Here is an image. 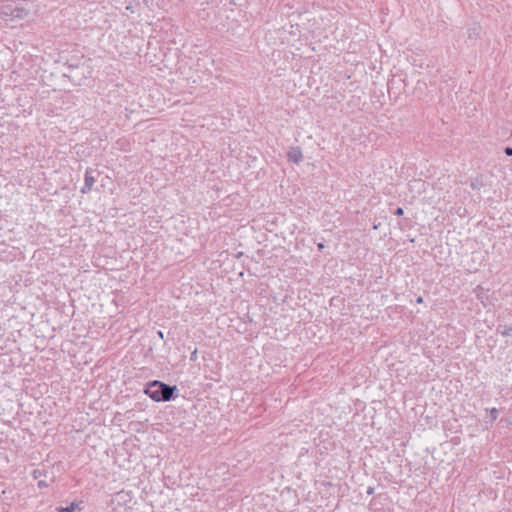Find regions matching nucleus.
Returning a JSON list of instances; mask_svg holds the SVG:
<instances>
[{
	"mask_svg": "<svg viewBox=\"0 0 512 512\" xmlns=\"http://www.w3.org/2000/svg\"><path fill=\"white\" fill-rule=\"evenodd\" d=\"M497 333H500L504 337H508L511 335L512 327L506 324H500L496 329Z\"/></svg>",
	"mask_w": 512,
	"mask_h": 512,
	"instance_id": "obj_6",
	"label": "nucleus"
},
{
	"mask_svg": "<svg viewBox=\"0 0 512 512\" xmlns=\"http://www.w3.org/2000/svg\"><path fill=\"white\" fill-rule=\"evenodd\" d=\"M481 185H482V184L479 182V180H478V179H475V180L471 181V183H470V187H471L472 189H474V190H478V189H480Z\"/></svg>",
	"mask_w": 512,
	"mask_h": 512,
	"instance_id": "obj_10",
	"label": "nucleus"
},
{
	"mask_svg": "<svg viewBox=\"0 0 512 512\" xmlns=\"http://www.w3.org/2000/svg\"><path fill=\"white\" fill-rule=\"evenodd\" d=\"M287 158L289 161L293 163H300L303 159L302 150L300 147H291L287 153Z\"/></svg>",
	"mask_w": 512,
	"mask_h": 512,
	"instance_id": "obj_4",
	"label": "nucleus"
},
{
	"mask_svg": "<svg viewBox=\"0 0 512 512\" xmlns=\"http://www.w3.org/2000/svg\"><path fill=\"white\" fill-rule=\"evenodd\" d=\"M98 181L101 182V188H102V191L104 194H112L115 187H116V184L115 182L112 180V178H110L109 176H101V173L98 172Z\"/></svg>",
	"mask_w": 512,
	"mask_h": 512,
	"instance_id": "obj_3",
	"label": "nucleus"
},
{
	"mask_svg": "<svg viewBox=\"0 0 512 512\" xmlns=\"http://www.w3.org/2000/svg\"><path fill=\"white\" fill-rule=\"evenodd\" d=\"M158 335H159V337L163 338V332L162 331H158Z\"/></svg>",
	"mask_w": 512,
	"mask_h": 512,
	"instance_id": "obj_21",
	"label": "nucleus"
},
{
	"mask_svg": "<svg viewBox=\"0 0 512 512\" xmlns=\"http://www.w3.org/2000/svg\"><path fill=\"white\" fill-rule=\"evenodd\" d=\"M394 214L397 216H402L404 214L403 208H401V207L396 208V210L394 211Z\"/></svg>",
	"mask_w": 512,
	"mask_h": 512,
	"instance_id": "obj_13",
	"label": "nucleus"
},
{
	"mask_svg": "<svg viewBox=\"0 0 512 512\" xmlns=\"http://www.w3.org/2000/svg\"><path fill=\"white\" fill-rule=\"evenodd\" d=\"M373 493H374V488L373 487H368L367 494L371 495Z\"/></svg>",
	"mask_w": 512,
	"mask_h": 512,
	"instance_id": "obj_19",
	"label": "nucleus"
},
{
	"mask_svg": "<svg viewBox=\"0 0 512 512\" xmlns=\"http://www.w3.org/2000/svg\"><path fill=\"white\" fill-rule=\"evenodd\" d=\"M38 486H39L40 488H42V487H47V486H48V484H47V482H46V481H44V480H39V481H38Z\"/></svg>",
	"mask_w": 512,
	"mask_h": 512,
	"instance_id": "obj_16",
	"label": "nucleus"
},
{
	"mask_svg": "<svg viewBox=\"0 0 512 512\" xmlns=\"http://www.w3.org/2000/svg\"><path fill=\"white\" fill-rule=\"evenodd\" d=\"M144 393L155 402H169L178 397V388L176 385L153 380L145 385Z\"/></svg>",
	"mask_w": 512,
	"mask_h": 512,
	"instance_id": "obj_1",
	"label": "nucleus"
},
{
	"mask_svg": "<svg viewBox=\"0 0 512 512\" xmlns=\"http://www.w3.org/2000/svg\"><path fill=\"white\" fill-rule=\"evenodd\" d=\"M488 289H485L483 286L478 285L474 289L475 296L478 300H480L483 304H485V301L488 300Z\"/></svg>",
	"mask_w": 512,
	"mask_h": 512,
	"instance_id": "obj_5",
	"label": "nucleus"
},
{
	"mask_svg": "<svg viewBox=\"0 0 512 512\" xmlns=\"http://www.w3.org/2000/svg\"><path fill=\"white\" fill-rule=\"evenodd\" d=\"M133 504L131 492L123 490L115 493L110 500V506L133 508Z\"/></svg>",
	"mask_w": 512,
	"mask_h": 512,
	"instance_id": "obj_2",
	"label": "nucleus"
},
{
	"mask_svg": "<svg viewBox=\"0 0 512 512\" xmlns=\"http://www.w3.org/2000/svg\"><path fill=\"white\" fill-rule=\"evenodd\" d=\"M78 507L77 504L75 503H72L70 506L68 507H65V508H60L59 511L60 512H73L76 508Z\"/></svg>",
	"mask_w": 512,
	"mask_h": 512,
	"instance_id": "obj_9",
	"label": "nucleus"
},
{
	"mask_svg": "<svg viewBox=\"0 0 512 512\" xmlns=\"http://www.w3.org/2000/svg\"><path fill=\"white\" fill-rule=\"evenodd\" d=\"M416 302L421 304L423 302V298L421 296L417 297Z\"/></svg>",
	"mask_w": 512,
	"mask_h": 512,
	"instance_id": "obj_20",
	"label": "nucleus"
},
{
	"mask_svg": "<svg viewBox=\"0 0 512 512\" xmlns=\"http://www.w3.org/2000/svg\"><path fill=\"white\" fill-rule=\"evenodd\" d=\"M317 248L319 251H322L325 248V245L323 243H318Z\"/></svg>",
	"mask_w": 512,
	"mask_h": 512,
	"instance_id": "obj_18",
	"label": "nucleus"
},
{
	"mask_svg": "<svg viewBox=\"0 0 512 512\" xmlns=\"http://www.w3.org/2000/svg\"><path fill=\"white\" fill-rule=\"evenodd\" d=\"M94 184V177L90 175L89 171L86 172V176H85V186L84 188L82 189V192H85L86 189H91V187L93 186Z\"/></svg>",
	"mask_w": 512,
	"mask_h": 512,
	"instance_id": "obj_7",
	"label": "nucleus"
},
{
	"mask_svg": "<svg viewBox=\"0 0 512 512\" xmlns=\"http://www.w3.org/2000/svg\"><path fill=\"white\" fill-rule=\"evenodd\" d=\"M504 152L507 156H512V147H506Z\"/></svg>",
	"mask_w": 512,
	"mask_h": 512,
	"instance_id": "obj_17",
	"label": "nucleus"
},
{
	"mask_svg": "<svg viewBox=\"0 0 512 512\" xmlns=\"http://www.w3.org/2000/svg\"><path fill=\"white\" fill-rule=\"evenodd\" d=\"M190 360L191 361H196L197 360V350H194L191 355H190Z\"/></svg>",
	"mask_w": 512,
	"mask_h": 512,
	"instance_id": "obj_14",
	"label": "nucleus"
},
{
	"mask_svg": "<svg viewBox=\"0 0 512 512\" xmlns=\"http://www.w3.org/2000/svg\"><path fill=\"white\" fill-rule=\"evenodd\" d=\"M479 30H480L479 26H475L473 28H470L469 29V36L471 37L472 35H477L479 33Z\"/></svg>",
	"mask_w": 512,
	"mask_h": 512,
	"instance_id": "obj_11",
	"label": "nucleus"
},
{
	"mask_svg": "<svg viewBox=\"0 0 512 512\" xmlns=\"http://www.w3.org/2000/svg\"><path fill=\"white\" fill-rule=\"evenodd\" d=\"M110 507H111L110 512H132V508L118 507V506H110Z\"/></svg>",
	"mask_w": 512,
	"mask_h": 512,
	"instance_id": "obj_8",
	"label": "nucleus"
},
{
	"mask_svg": "<svg viewBox=\"0 0 512 512\" xmlns=\"http://www.w3.org/2000/svg\"><path fill=\"white\" fill-rule=\"evenodd\" d=\"M33 474H34V478L37 479L42 475V472H41V470L36 469V470H34Z\"/></svg>",
	"mask_w": 512,
	"mask_h": 512,
	"instance_id": "obj_15",
	"label": "nucleus"
},
{
	"mask_svg": "<svg viewBox=\"0 0 512 512\" xmlns=\"http://www.w3.org/2000/svg\"><path fill=\"white\" fill-rule=\"evenodd\" d=\"M491 419L496 420L498 417V410L496 408H492L490 411Z\"/></svg>",
	"mask_w": 512,
	"mask_h": 512,
	"instance_id": "obj_12",
	"label": "nucleus"
}]
</instances>
